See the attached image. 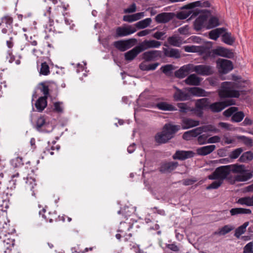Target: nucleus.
<instances>
[{
	"label": "nucleus",
	"mask_w": 253,
	"mask_h": 253,
	"mask_svg": "<svg viewBox=\"0 0 253 253\" xmlns=\"http://www.w3.org/2000/svg\"><path fill=\"white\" fill-rule=\"evenodd\" d=\"M208 47H209V48L207 50V54L203 57V59L205 61L210 58H214L216 56L227 58H232L234 57V53L232 50L224 47L217 46L216 48L211 49L212 42H208Z\"/></svg>",
	"instance_id": "obj_1"
},
{
	"label": "nucleus",
	"mask_w": 253,
	"mask_h": 253,
	"mask_svg": "<svg viewBox=\"0 0 253 253\" xmlns=\"http://www.w3.org/2000/svg\"><path fill=\"white\" fill-rule=\"evenodd\" d=\"M235 84L232 82H225L222 83L221 88L218 94L221 98H238L240 95L238 90L234 89Z\"/></svg>",
	"instance_id": "obj_2"
},
{
	"label": "nucleus",
	"mask_w": 253,
	"mask_h": 253,
	"mask_svg": "<svg viewBox=\"0 0 253 253\" xmlns=\"http://www.w3.org/2000/svg\"><path fill=\"white\" fill-rule=\"evenodd\" d=\"M19 175V174L18 173L13 175L12 176V179L11 181L13 182L14 185H16V182H18L19 184H21L23 187L26 190L32 191V195H34L35 193L34 188V187L37 185L35 179L29 176L27 177L26 178H20L18 180L15 179L16 177H18Z\"/></svg>",
	"instance_id": "obj_3"
},
{
	"label": "nucleus",
	"mask_w": 253,
	"mask_h": 253,
	"mask_svg": "<svg viewBox=\"0 0 253 253\" xmlns=\"http://www.w3.org/2000/svg\"><path fill=\"white\" fill-rule=\"evenodd\" d=\"M230 173L229 166L228 165L220 166L217 168L211 175H209L208 178L211 180H220L223 182Z\"/></svg>",
	"instance_id": "obj_4"
},
{
	"label": "nucleus",
	"mask_w": 253,
	"mask_h": 253,
	"mask_svg": "<svg viewBox=\"0 0 253 253\" xmlns=\"http://www.w3.org/2000/svg\"><path fill=\"white\" fill-rule=\"evenodd\" d=\"M137 42L135 39L120 40L114 42L113 45L120 51L123 52L132 47Z\"/></svg>",
	"instance_id": "obj_5"
},
{
	"label": "nucleus",
	"mask_w": 253,
	"mask_h": 253,
	"mask_svg": "<svg viewBox=\"0 0 253 253\" xmlns=\"http://www.w3.org/2000/svg\"><path fill=\"white\" fill-rule=\"evenodd\" d=\"M184 50L188 52H198L199 55L203 57L207 54V50L209 47H208V42L204 44L201 46L186 45L183 47Z\"/></svg>",
	"instance_id": "obj_6"
},
{
	"label": "nucleus",
	"mask_w": 253,
	"mask_h": 253,
	"mask_svg": "<svg viewBox=\"0 0 253 253\" xmlns=\"http://www.w3.org/2000/svg\"><path fill=\"white\" fill-rule=\"evenodd\" d=\"M192 71L202 76H210L214 73L213 68L207 65H193Z\"/></svg>",
	"instance_id": "obj_7"
},
{
	"label": "nucleus",
	"mask_w": 253,
	"mask_h": 253,
	"mask_svg": "<svg viewBox=\"0 0 253 253\" xmlns=\"http://www.w3.org/2000/svg\"><path fill=\"white\" fill-rule=\"evenodd\" d=\"M203 13L200 15L194 22V28L197 31L201 30L204 27V24L207 20L209 14L211 13L208 10H201Z\"/></svg>",
	"instance_id": "obj_8"
},
{
	"label": "nucleus",
	"mask_w": 253,
	"mask_h": 253,
	"mask_svg": "<svg viewBox=\"0 0 253 253\" xmlns=\"http://www.w3.org/2000/svg\"><path fill=\"white\" fill-rule=\"evenodd\" d=\"M162 57V51L157 50H148L141 55L142 59L147 62L154 61Z\"/></svg>",
	"instance_id": "obj_9"
},
{
	"label": "nucleus",
	"mask_w": 253,
	"mask_h": 253,
	"mask_svg": "<svg viewBox=\"0 0 253 253\" xmlns=\"http://www.w3.org/2000/svg\"><path fill=\"white\" fill-rule=\"evenodd\" d=\"M219 71L222 74H227L233 68L232 62L224 59H218L216 61Z\"/></svg>",
	"instance_id": "obj_10"
},
{
	"label": "nucleus",
	"mask_w": 253,
	"mask_h": 253,
	"mask_svg": "<svg viewBox=\"0 0 253 253\" xmlns=\"http://www.w3.org/2000/svg\"><path fill=\"white\" fill-rule=\"evenodd\" d=\"M13 18L9 15H5L1 17L0 26H2L1 32L3 34H6L10 32L13 28Z\"/></svg>",
	"instance_id": "obj_11"
},
{
	"label": "nucleus",
	"mask_w": 253,
	"mask_h": 253,
	"mask_svg": "<svg viewBox=\"0 0 253 253\" xmlns=\"http://www.w3.org/2000/svg\"><path fill=\"white\" fill-rule=\"evenodd\" d=\"M136 31V29L130 26L127 27H118L116 30L115 37L116 38H118L119 37L127 36L135 33Z\"/></svg>",
	"instance_id": "obj_12"
},
{
	"label": "nucleus",
	"mask_w": 253,
	"mask_h": 253,
	"mask_svg": "<svg viewBox=\"0 0 253 253\" xmlns=\"http://www.w3.org/2000/svg\"><path fill=\"white\" fill-rule=\"evenodd\" d=\"M175 16V14L173 12H162L155 17V20L158 24L166 23L173 19Z\"/></svg>",
	"instance_id": "obj_13"
},
{
	"label": "nucleus",
	"mask_w": 253,
	"mask_h": 253,
	"mask_svg": "<svg viewBox=\"0 0 253 253\" xmlns=\"http://www.w3.org/2000/svg\"><path fill=\"white\" fill-rule=\"evenodd\" d=\"M162 42L154 40H145L138 44L142 52L149 48H158L161 45Z\"/></svg>",
	"instance_id": "obj_14"
},
{
	"label": "nucleus",
	"mask_w": 253,
	"mask_h": 253,
	"mask_svg": "<svg viewBox=\"0 0 253 253\" xmlns=\"http://www.w3.org/2000/svg\"><path fill=\"white\" fill-rule=\"evenodd\" d=\"M181 128L180 125H174L171 123L166 124L163 127V132H166L172 139L174 134Z\"/></svg>",
	"instance_id": "obj_15"
},
{
	"label": "nucleus",
	"mask_w": 253,
	"mask_h": 253,
	"mask_svg": "<svg viewBox=\"0 0 253 253\" xmlns=\"http://www.w3.org/2000/svg\"><path fill=\"white\" fill-rule=\"evenodd\" d=\"M194 155L195 153L192 151L177 150L172 156V158L174 160L183 161L188 158H193Z\"/></svg>",
	"instance_id": "obj_16"
},
{
	"label": "nucleus",
	"mask_w": 253,
	"mask_h": 253,
	"mask_svg": "<svg viewBox=\"0 0 253 253\" xmlns=\"http://www.w3.org/2000/svg\"><path fill=\"white\" fill-rule=\"evenodd\" d=\"M178 165V164L176 162L163 163L159 168V170L162 173H169L174 170L177 167Z\"/></svg>",
	"instance_id": "obj_17"
},
{
	"label": "nucleus",
	"mask_w": 253,
	"mask_h": 253,
	"mask_svg": "<svg viewBox=\"0 0 253 253\" xmlns=\"http://www.w3.org/2000/svg\"><path fill=\"white\" fill-rule=\"evenodd\" d=\"M188 11H181L177 13L176 17L178 19L180 20L185 19L189 17V16L192 13L191 18L197 16L201 13V10L196 8L195 10L192 9H187Z\"/></svg>",
	"instance_id": "obj_18"
},
{
	"label": "nucleus",
	"mask_w": 253,
	"mask_h": 253,
	"mask_svg": "<svg viewBox=\"0 0 253 253\" xmlns=\"http://www.w3.org/2000/svg\"><path fill=\"white\" fill-rule=\"evenodd\" d=\"M193 64H187L181 67L179 70L174 73L175 77L179 79H182L187 76L189 72L192 70Z\"/></svg>",
	"instance_id": "obj_19"
},
{
	"label": "nucleus",
	"mask_w": 253,
	"mask_h": 253,
	"mask_svg": "<svg viewBox=\"0 0 253 253\" xmlns=\"http://www.w3.org/2000/svg\"><path fill=\"white\" fill-rule=\"evenodd\" d=\"M142 51L139 44L125 53V59L127 61L133 60Z\"/></svg>",
	"instance_id": "obj_20"
},
{
	"label": "nucleus",
	"mask_w": 253,
	"mask_h": 253,
	"mask_svg": "<svg viewBox=\"0 0 253 253\" xmlns=\"http://www.w3.org/2000/svg\"><path fill=\"white\" fill-rule=\"evenodd\" d=\"M210 6L211 3L208 0H202L196 1L186 4L182 7V9H193L196 7H210Z\"/></svg>",
	"instance_id": "obj_21"
},
{
	"label": "nucleus",
	"mask_w": 253,
	"mask_h": 253,
	"mask_svg": "<svg viewBox=\"0 0 253 253\" xmlns=\"http://www.w3.org/2000/svg\"><path fill=\"white\" fill-rule=\"evenodd\" d=\"M209 100V99L207 98H203L197 100L195 105L197 110L200 111V116L203 114V110L209 109L210 104ZM198 116H200L199 114Z\"/></svg>",
	"instance_id": "obj_22"
},
{
	"label": "nucleus",
	"mask_w": 253,
	"mask_h": 253,
	"mask_svg": "<svg viewBox=\"0 0 253 253\" xmlns=\"http://www.w3.org/2000/svg\"><path fill=\"white\" fill-rule=\"evenodd\" d=\"M181 128L183 129H188L199 125L200 122L190 118H184L182 119Z\"/></svg>",
	"instance_id": "obj_23"
},
{
	"label": "nucleus",
	"mask_w": 253,
	"mask_h": 253,
	"mask_svg": "<svg viewBox=\"0 0 253 253\" xmlns=\"http://www.w3.org/2000/svg\"><path fill=\"white\" fill-rule=\"evenodd\" d=\"M215 148L214 145H207L197 148L196 153L200 156H206L212 152Z\"/></svg>",
	"instance_id": "obj_24"
},
{
	"label": "nucleus",
	"mask_w": 253,
	"mask_h": 253,
	"mask_svg": "<svg viewBox=\"0 0 253 253\" xmlns=\"http://www.w3.org/2000/svg\"><path fill=\"white\" fill-rule=\"evenodd\" d=\"M176 91L173 95V98L175 101H184L189 100L190 98L189 94L182 91L177 87H174Z\"/></svg>",
	"instance_id": "obj_25"
},
{
	"label": "nucleus",
	"mask_w": 253,
	"mask_h": 253,
	"mask_svg": "<svg viewBox=\"0 0 253 253\" xmlns=\"http://www.w3.org/2000/svg\"><path fill=\"white\" fill-rule=\"evenodd\" d=\"M164 54L165 57H168L174 58H179L180 57V54L178 49L167 48L163 47Z\"/></svg>",
	"instance_id": "obj_26"
},
{
	"label": "nucleus",
	"mask_w": 253,
	"mask_h": 253,
	"mask_svg": "<svg viewBox=\"0 0 253 253\" xmlns=\"http://www.w3.org/2000/svg\"><path fill=\"white\" fill-rule=\"evenodd\" d=\"M155 139L156 142L159 144H165L169 142L171 138L166 132H163V129H162L161 132H158L156 134Z\"/></svg>",
	"instance_id": "obj_27"
},
{
	"label": "nucleus",
	"mask_w": 253,
	"mask_h": 253,
	"mask_svg": "<svg viewBox=\"0 0 253 253\" xmlns=\"http://www.w3.org/2000/svg\"><path fill=\"white\" fill-rule=\"evenodd\" d=\"M45 97H40L35 103V107L37 111L42 112L47 106V101Z\"/></svg>",
	"instance_id": "obj_28"
},
{
	"label": "nucleus",
	"mask_w": 253,
	"mask_h": 253,
	"mask_svg": "<svg viewBox=\"0 0 253 253\" xmlns=\"http://www.w3.org/2000/svg\"><path fill=\"white\" fill-rule=\"evenodd\" d=\"M188 91L193 95L196 96H207L208 93L204 89L198 87L188 88Z\"/></svg>",
	"instance_id": "obj_29"
},
{
	"label": "nucleus",
	"mask_w": 253,
	"mask_h": 253,
	"mask_svg": "<svg viewBox=\"0 0 253 253\" xmlns=\"http://www.w3.org/2000/svg\"><path fill=\"white\" fill-rule=\"evenodd\" d=\"M224 103L222 101L216 102L209 104V109L213 113H218L225 108Z\"/></svg>",
	"instance_id": "obj_30"
},
{
	"label": "nucleus",
	"mask_w": 253,
	"mask_h": 253,
	"mask_svg": "<svg viewBox=\"0 0 253 253\" xmlns=\"http://www.w3.org/2000/svg\"><path fill=\"white\" fill-rule=\"evenodd\" d=\"M156 107L163 111H176L177 109L172 105L166 102H160L156 104Z\"/></svg>",
	"instance_id": "obj_31"
},
{
	"label": "nucleus",
	"mask_w": 253,
	"mask_h": 253,
	"mask_svg": "<svg viewBox=\"0 0 253 253\" xmlns=\"http://www.w3.org/2000/svg\"><path fill=\"white\" fill-rule=\"evenodd\" d=\"M221 40L225 43L232 45L235 41V38L231 33L225 31L221 36Z\"/></svg>",
	"instance_id": "obj_32"
},
{
	"label": "nucleus",
	"mask_w": 253,
	"mask_h": 253,
	"mask_svg": "<svg viewBox=\"0 0 253 253\" xmlns=\"http://www.w3.org/2000/svg\"><path fill=\"white\" fill-rule=\"evenodd\" d=\"M144 16V12H138L132 15H126L123 17L125 21L132 22L141 19Z\"/></svg>",
	"instance_id": "obj_33"
},
{
	"label": "nucleus",
	"mask_w": 253,
	"mask_h": 253,
	"mask_svg": "<svg viewBox=\"0 0 253 253\" xmlns=\"http://www.w3.org/2000/svg\"><path fill=\"white\" fill-rule=\"evenodd\" d=\"M200 82V78L195 74L189 75L185 80V82L187 84L191 85H198Z\"/></svg>",
	"instance_id": "obj_34"
},
{
	"label": "nucleus",
	"mask_w": 253,
	"mask_h": 253,
	"mask_svg": "<svg viewBox=\"0 0 253 253\" xmlns=\"http://www.w3.org/2000/svg\"><path fill=\"white\" fill-rule=\"evenodd\" d=\"M227 29L225 28H217L209 32V37L210 39L216 41L220 35L226 31Z\"/></svg>",
	"instance_id": "obj_35"
},
{
	"label": "nucleus",
	"mask_w": 253,
	"mask_h": 253,
	"mask_svg": "<svg viewBox=\"0 0 253 253\" xmlns=\"http://www.w3.org/2000/svg\"><path fill=\"white\" fill-rule=\"evenodd\" d=\"M253 160V153L251 151H247L243 153L238 159L241 163H248Z\"/></svg>",
	"instance_id": "obj_36"
},
{
	"label": "nucleus",
	"mask_w": 253,
	"mask_h": 253,
	"mask_svg": "<svg viewBox=\"0 0 253 253\" xmlns=\"http://www.w3.org/2000/svg\"><path fill=\"white\" fill-rule=\"evenodd\" d=\"M230 212L231 215H236L242 214H251L252 211L250 209H248L236 208L231 209Z\"/></svg>",
	"instance_id": "obj_37"
},
{
	"label": "nucleus",
	"mask_w": 253,
	"mask_h": 253,
	"mask_svg": "<svg viewBox=\"0 0 253 253\" xmlns=\"http://www.w3.org/2000/svg\"><path fill=\"white\" fill-rule=\"evenodd\" d=\"M234 227L229 225H226L223 227L219 228L216 231L213 233L214 235H218L219 236L225 235L227 233L230 232L231 231L233 230Z\"/></svg>",
	"instance_id": "obj_38"
},
{
	"label": "nucleus",
	"mask_w": 253,
	"mask_h": 253,
	"mask_svg": "<svg viewBox=\"0 0 253 253\" xmlns=\"http://www.w3.org/2000/svg\"><path fill=\"white\" fill-rule=\"evenodd\" d=\"M230 167V172L234 173H243L245 172V166L243 165L233 164L228 165Z\"/></svg>",
	"instance_id": "obj_39"
},
{
	"label": "nucleus",
	"mask_w": 253,
	"mask_h": 253,
	"mask_svg": "<svg viewBox=\"0 0 253 253\" xmlns=\"http://www.w3.org/2000/svg\"><path fill=\"white\" fill-rule=\"evenodd\" d=\"M38 88L43 94V97H45V98H48L49 96V89L48 85H46L45 83L41 82L39 84Z\"/></svg>",
	"instance_id": "obj_40"
},
{
	"label": "nucleus",
	"mask_w": 253,
	"mask_h": 253,
	"mask_svg": "<svg viewBox=\"0 0 253 253\" xmlns=\"http://www.w3.org/2000/svg\"><path fill=\"white\" fill-rule=\"evenodd\" d=\"M151 19L150 18H147L137 22L135 24V26L138 29H144L148 27L151 24Z\"/></svg>",
	"instance_id": "obj_41"
},
{
	"label": "nucleus",
	"mask_w": 253,
	"mask_h": 253,
	"mask_svg": "<svg viewBox=\"0 0 253 253\" xmlns=\"http://www.w3.org/2000/svg\"><path fill=\"white\" fill-rule=\"evenodd\" d=\"M168 42L169 44L177 47H179L181 44V38L175 36L169 37Z\"/></svg>",
	"instance_id": "obj_42"
},
{
	"label": "nucleus",
	"mask_w": 253,
	"mask_h": 253,
	"mask_svg": "<svg viewBox=\"0 0 253 253\" xmlns=\"http://www.w3.org/2000/svg\"><path fill=\"white\" fill-rule=\"evenodd\" d=\"M220 25L219 19L215 16H211L208 22L207 29H210L216 27Z\"/></svg>",
	"instance_id": "obj_43"
},
{
	"label": "nucleus",
	"mask_w": 253,
	"mask_h": 253,
	"mask_svg": "<svg viewBox=\"0 0 253 253\" xmlns=\"http://www.w3.org/2000/svg\"><path fill=\"white\" fill-rule=\"evenodd\" d=\"M248 225L249 222H244V223L243 225L236 229L235 231L234 236L236 238H239L240 236L246 232V228L248 226Z\"/></svg>",
	"instance_id": "obj_44"
},
{
	"label": "nucleus",
	"mask_w": 253,
	"mask_h": 253,
	"mask_svg": "<svg viewBox=\"0 0 253 253\" xmlns=\"http://www.w3.org/2000/svg\"><path fill=\"white\" fill-rule=\"evenodd\" d=\"M11 245H13V241L6 236L4 237L2 240L0 241V247L3 249H9Z\"/></svg>",
	"instance_id": "obj_45"
},
{
	"label": "nucleus",
	"mask_w": 253,
	"mask_h": 253,
	"mask_svg": "<svg viewBox=\"0 0 253 253\" xmlns=\"http://www.w3.org/2000/svg\"><path fill=\"white\" fill-rule=\"evenodd\" d=\"M245 117L244 113L242 111L235 112L231 117L232 122L239 123L241 122Z\"/></svg>",
	"instance_id": "obj_46"
},
{
	"label": "nucleus",
	"mask_w": 253,
	"mask_h": 253,
	"mask_svg": "<svg viewBox=\"0 0 253 253\" xmlns=\"http://www.w3.org/2000/svg\"><path fill=\"white\" fill-rule=\"evenodd\" d=\"M241 175L236 176L235 179L238 181H246L253 177L252 172H245Z\"/></svg>",
	"instance_id": "obj_47"
},
{
	"label": "nucleus",
	"mask_w": 253,
	"mask_h": 253,
	"mask_svg": "<svg viewBox=\"0 0 253 253\" xmlns=\"http://www.w3.org/2000/svg\"><path fill=\"white\" fill-rule=\"evenodd\" d=\"M238 140H242L244 144L249 147H252L253 145V140L252 138L244 135H238L236 136Z\"/></svg>",
	"instance_id": "obj_48"
},
{
	"label": "nucleus",
	"mask_w": 253,
	"mask_h": 253,
	"mask_svg": "<svg viewBox=\"0 0 253 253\" xmlns=\"http://www.w3.org/2000/svg\"><path fill=\"white\" fill-rule=\"evenodd\" d=\"M237 203L241 205H245L248 206H253V198L252 197L241 198L238 200Z\"/></svg>",
	"instance_id": "obj_49"
},
{
	"label": "nucleus",
	"mask_w": 253,
	"mask_h": 253,
	"mask_svg": "<svg viewBox=\"0 0 253 253\" xmlns=\"http://www.w3.org/2000/svg\"><path fill=\"white\" fill-rule=\"evenodd\" d=\"M161 70L165 75L167 76H170L171 74L172 71L174 70L173 65L171 64H167L163 66L161 68Z\"/></svg>",
	"instance_id": "obj_50"
},
{
	"label": "nucleus",
	"mask_w": 253,
	"mask_h": 253,
	"mask_svg": "<svg viewBox=\"0 0 253 253\" xmlns=\"http://www.w3.org/2000/svg\"><path fill=\"white\" fill-rule=\"evenodd\" d=\"M177 106L179 108L180 112L183 114H185L191 111L190 107L188 106L186 103H177Z\"/></svg>",
	"instance_id": "obj_51"
},
{
	"label": "nucleus",
	"mask_w": 253,
	"mask_h": 253,
	"mask_svg": "<svg viewBox=\"0 0 253 253\" xmlns=\"http://www.w3.org/2000/svg\"><path fill=\"white\" fill-rule=\"evenodd\" d=\"M243 152V149L242 147L235 149L230 152L229 157L231 159H236L239 157Z\"/></svg>",
	"instance_id": "obj_52"
},
{
	"label": "nucleus",
	"mask_w": 253,
	"mask_h": 253,
	"mask_svg": "<svg viewBox=\"0 0 253 253\" xmlns=\"http://www.w3.org/2000/svg\"><path fill=\"white\" fill-rule=\"evenodd\" d=\"M45 124L46 122L44 117L43 116H41L38 119L35 127L38 131H41L42 128L45 126Z\"/></svg>",
	"instance_id": "obj_53"
},
{
	"label": "nucleus",
	"mask_w": 253,
	"mask_h": 253,
	"mask_svg": "<svg viewBox=\"0 0 253 253\" xmlns=\"http://www.w3.org/2000/svg\"><path fill=\"white\" fill-rule=\"evenodd\" d=\"M40 73L44 76H47L50 73L49 66L46 62L42 63Z\"/></svg>",
	"instance_id": "obj_54"
},
{
	"label": "nucleus",
	"mask_w": 253,
	"mask_h": 253,
	"mask_svg": "<svg viewBox=\"0 0 253 253\" xmlns=\"http://www.w3.org/2000/svg\"><path fill=\"white\" fill-rule=\"evenodd\" d=\"M201 127L202 132L210 131L217 133L219 132V129L212 125L204 126Z\"/></svg>",
	"instance_id": "obj_55"
},
{
	"label": "nucleus",
	"mask_w": 253,
	"mask_h": 253,
	"mask_svg": "<svg viewBox=\"0 0 253 253\" xmlns=\"http://www.w3.org/2000/svg\"><path fill=\"white\" fill-rule=\"evenodd\" d=\"M46 212V210L45 209H43L42 211H39V215L42 216V220H45L46 221H53V219L50 217L51 215L50 213H48L47 214H45V213Z\"/></svg>",
	"instance_id": "obj_56"
},
{
	"label": "nucleus",
	"mask_w": 253,
	"mask_h": 253,
	"mask_svg": "<svg viewBox=\"0 0 253 253\" xmlns=\"http://www.w3.org/2000/svg\"><path fill=\"white\" fill-rule=\"evenodd\" d=\"M238 110V108L236 107H231L228 109L224 111L223 113V115L226 117H229L232 116L234 113Z\"/></svg>",
	"instance_id": "obj_57"
},
{
	"label": "nucleus",
	"mask_w": 253,
	"mask_h": 253,
	"mask_svg": "<svg viewBox=\"0 0 253 253\" xmlns=\"http://www.w3.org/2000/svg\"><path fill=\"white\" fill-rule=\"evenodd\" d=\"M222 183L223 182L220 180H217V181H214L207 186V189L210 190L217 189L219 187L221 186Z\"/></svg>",
	"instance_id": "obj_58"
},
{
	"label": "nucleus",
	"mask_w": 253,
	"mask_h": 253,
	"mask_svg": "<svg viewBox=\"0 0 253 253\" xmlns=\"http://www.w3.org/2000/svg\"><path fill=\"white\" fill-rule=\"evenodd\" d=\"M208 135L206 134H203L202 135H200L198 137V141L199 144L202 145L206 144L208 141Z\"/></svg>",
	"instance_id": "obj_59"
},
{
	"label": "nucleus",
	"mask_w": 253,
	"mask_h": 253,
	"mask_svg": "<svg viewBox=\"0 0 253 253\" xmlns=\"http://www.w3.org/2000/svg\"><path fill=\"white\" fill-rule=\"evenodd\" d=\"M253 242L247 244L244 248V253H253Z\"/></svg>",
	"instance_id": "obj_60"
},
{
	"label": "nucleus",
	"mask_w": 253,
	"mask_h": 253,
	"mask_svg": "<svg viewBox=\"0 0 253 253\" xmlns=\"http://www.w3.org/2000/svg\"><path fill=\"white\" fill-rule=\"evenodd\" d=\"M192 137H196L202 133L201 127H198L189 130Z\"/></svg>",
	"instance_id": "obj_61"
},
{
	"label": "nucleus",
	"mask_w": 253,
	"mask_h": 253,
	"mask_svg": "<svg viewBox=\"0 0 253 253\" xmlns=\"http://www.w3.org/2000/svg\"><path fill=\"white\" fill-rule=\"evenodd\" d=\"M189 27L188 25H185L183 27H180L178 29V32L181 34L184 35H188L189 32Z\"/></svg>",
	"instance_id": "obj_62"
},
{
	"label": "nucleus",
	"mask_w": 253,
	"mask_h": 253,
	"mask_svg": "<svg viewBox=\"0 0 253 253\" xmlns=\"http://www.w3.org/2000/svg\"><path fill=\"white\" fill-rule=\"evenodd\" d=\"M136 4L134 3H133L127 8L125 9L124 12L126 13H130L134 12L136 11Z\"/></svg>",
	"instance_id": "obj_63"
},
{
	"label": "nucleus",
	"mask_w": 253,
	"mask_h": 253,
	"mask_svg": "<svg viewBox=\"0 0 253 253\" xmlns=\"http://www.w3.org/2000/svg\"><path fill=\"white\" fill-rule=\"evenodd\" d=\"M220 140V138L218 136H214L209 138L208 139L207 142L209 143H213L219 142Z\"/></svg>",
	"instance_id": "obj_64"
}]
</instances>
